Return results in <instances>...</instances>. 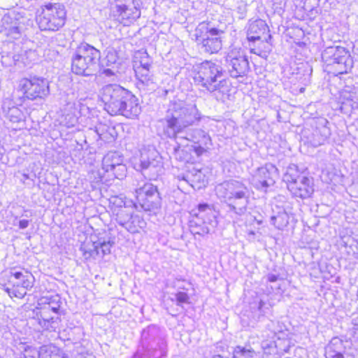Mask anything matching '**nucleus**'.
I'll use <instances>...</instances> for the list:
<instances>
[{"instance_id": "nucleus-45", "label": "nucleus", "mask_w": 358, "mask_h": 358, "mask_svg": "<svg viewBox=\"0 0 358 358\" xmlns=\"http://www.w3.org/2000/svg\"><path fill=\"white\" fill-rule=\"evenodd\" d=\"M110 202L120 209H122V208L125 206L126 203L122 195L111 197Z\"/></svg>"}, {"instance_id": "nucleus-33", "label": "nucleus", "mask_w": 358, "mask_h": 358, "mask_svg": "<svg viewBox=\"0 0 358 358\" xmlns=\"http://www.w3.org/2000/svg\"><path fill=\"white\" fill-rule=\"evenodd\" d=\"M145 222L140 216L137 215H133L130 216V219L127 222L124 223V227L130 233H137L140 229H143L145 227Z\"/></svg>"}, {"instance_id": "nucleus-51", "label": "nucleus", "mask_w": 358, "mask_h": 358, "mask_svg": "<svg viewBox=\"0 0 358 358\" xmlns=\"http://www.w3.org/2000/svg\"><path fill=\"white\" fill-rule=\"evenodd\" d=\"M29 223L27 220H22L19 222V227L22 229H26L29 226Z\"/></svg>"}, {"instance_id": "nucleus-11", "label": "nucleus", "mask_w": 358, "mask_h": 358, "mask_svg": "<svg viewBox=\"0 0 358 358\" xmlns=\"http://www.w3.org/2000/svg\"><path fill=\"white\" fill-rule=\"evenodd\" d=\"M322 59L328 66L338 65V73L340 74L346 73L352 66V59L349 51L344 47H327L322 53Z\"/></svg>"}, {"instance_id": "nucleus-59", "label": "nucleus", "mask_w": 358, "mask_h": 358, "mask_svg": "<svg viewBox=\"0 0 358 358\" xmlns=\"http://www.w3.org/2000/svg\"><path fill=\"white\" fill-rule=\"evenodd\" d=\"M104 177V176H101V180H103Z\"/></svg>"}, {"instance_id": "nucleus-39", "label": "nucleus", "mask_w": 358, "mask_h": 358, "mask_svg": "<svg viewBox=\"0 0 358 358\" xmlns=\"http://www.w3.org/2000/svg\"><path fill=\"white\" fill-rule=\"evenodd\" d=\"M319 0H305L303 8L306 11L313 15L318 13Z\"/></svg>"}, {"instance_id": "nucleus-21", "label": "nucleus", "mask_w": 358, "mask_h": 358, "mask_svg": "<svg viewBox=\"0 0 358 358\" xmlns=\"http://www.w3.org/2000/svg\"><path fill=\"white\" fill-rule=\"evenodd\" d=\"M218 212L215 210L213 205L206 203H199L197 208L192 210V216L211 225L215 228L217 224V217Z\"/></svg>"}, {"instance_id": "nucleus-2", "label": "nucleus", "mask_w": 358, "mask_h": 358, "mask_svg": "<svg viewBox=\"0 0 358 358\" xmlns=\"http://www.w3.org/2000/svg\"><path fill=\"white\" fill-rule=\"evenodd\" d=\"M215 194L222 202L227 204L229 212L238 216L247 213L251 190L243 181L225 180L215 187Z\"/></svg>"}, {"instance_id": "nucleus-49", "label": "nucleus", "mask_w": 358, "mask_h": 358, "mask_svg": "<svg viewBox=\"0 0 358 358\" xmlns=\"http://www.w3.org/2000/svg\"><path fill=\"white\" fill-rule=\"evenodd\" d=\"M117 56L116 54L113 52H108L106 55V59L108 62L111 64H114L116 62Z\"/></svg>"}, {"instance_id": "nucleus-58", "label": "nucleus", "mask_w": 358, "mask_h": 358, "mask_svg": "<svg viewBox=\"0 0 358 358\" xmlns=\"http://www.w3.org/2000/svg\"><path fill=\"white\" fill-rule=\"evenodd\" d=\"M16 282H22V278L20 280H17Z\"/></svg>"}, {"instance_id": "nucleus-57", "label": "nucleus", "mask_w": 358, "mask_h": 358, "mask_svg": "<svg viewBox=\"0 0 358 358\" xmlns=\"http://www.w3.org/2000/svg\"><path fill=\"white\" fill-rule=\"evenodd\" d=\"M355 334H358V327L355 328Z\"/></svg>"}, {"instance_id": "nucleus-8", "label": "nucleus", "mask_w": 358, "mask_h": 358, "mask_svg": "<svg viewBox=\"0 0 358 358\" xmlns=\"http://www.w3.org/2000/svg\"><path fill=\"white\" fill-rule=\"evenodd\" d=\"M128 90L117 84L103 86L99 92L101 101L104 104V109L110 115H118V112L125 101Z\"/></svg>"}, {"instance_id": "nucleus-54", "label": "nucleus", "mask_w": 358, "mask_h": 358, "mask_svg": "<svg viewBox=\"0 0 358 358\" xmlns=\"http://www.w3.org/2000/svg\"><path fill=\"white\" fill-rule=\"evenodd\" d=\"M103 73L107 76H110L113 75V72L110 69H106L103 70Z\"/></svg>"}, {"instance_id": "nucleus-53", "label": "nucleus", "mask_w": 358, "mask_h": 358, "mask_svg": "<svg viewBox=\"0 0 358 358\" xmlns=\"http://www.w3.org/2000/svg\"><path fill=\"white\" fill-rule=\"evenodd\" d=\"M267 279L269 282H273L278 280V275L270 273L267 276Z\"/></svg>"}, {"instance_id": "nucleus-27", "label": "nucleus", "mask_w": 358, "mask_h": 358, "mask_svg": "<svg viewBox=\"0 0 358 358\" xmlns=\"http://www.w3.org/2000/svg\"><path fill=\"white\" fill-rule=\"evenodd\" d=\"M345 347L343 341L338 338H333L325 348L326 358H345L343 354Z\"/></svg>"}, {"instance_id": "nucleus-28", "label": "nucleus", "mask_w": 358, "mask_h": 358, "mask_svg": "<svg viewBox=\"0 0 358 358\" xmlns=\"http://www.w3.org/2000/svg\"><path fill=\"white\" fill-rule=\"evenodd\" d=\"M151 162H145V159L142 160V164H140L142 174L148 177L150 180L154 179L158 176L162 168V160L157 161L153 159Z\"/></svg>"}, {"instance_id": "nucleus-24", "label": "nucleus", "mask_w": 358, "mask_h": 358, "mask_svg": "<svg viewBox=\"0 0 358 358\" xmlns=\"http://www.w3.org/2000/svg\"><path fill=\"white\" fill-rule=\"evenodd\" d=\"M2 30L3 35L11 39H17L21 36L22 27L20 22L10 14L5 15L2 20Z\"/></svg>"}, {"instance_id": "nucleus-43", "label": "nucleus", "mask_w": 358, "mask_h": 358, "mask_svg": "<svg viewBox=\"0 0 358 358\" xmlns=\"http://www.w3.org/2000/svg\"><path fill=\"white\" fill-rule=\"evenodd\" d=\"M139 63L140 66L138 67L151 68L152 60L148 53L145 52L142 54Z\"/></svg>"}, {"instance_id": "nucleus-48", "label": "nucleus", "mask_w": 358, "mask_h": 358, "mask_svg": "<svg viewBox=\"0 0 358 358\" xmlns=\"http://www.w3.org/2000/svg\"><path fill=\"white\" fill-rule=\"evenodd\" d=\"M36 350V349H31L30 347H28L25 349V352L27 354L24 355V358H36L37 355L34 354V351Z\"/></svg>"}, {"instance_id": "nucleus-7", "label": "nucleus", "mask_w": 358, "mask_h": 358, "mask_svg": "<svg viewBox=\"0 0 358 358\" xmlns=\"http://www.w3.org/2000/svg\"><path fill=\"white\" fill-rule=\"evenodd\" d=\"M283 180L287 183V189L295 197L307 199L314 192L313 179L300 174L295 165L287 168Z\"/></svg>"}, {"instance_id": "nucleus-41", "label": "nucleus", "mask_w": 358, "mask_h": 358, "mask_svg": "<svg viewBox=\"0 0 358 358\" xmlns=\"http://www.w3.org/2000/svg\"><path fill=\"white\" fill-rule=\"evenodd\" d=\"M176 304L182 306L183 303H189V296L184 292H178L175 294Z\"/></svg>"}, {"instance_id": "nucleus-26", "label": "nucleus", "mask_w": 358, "mask_h": 358, "mask_svg": "<svg viewBox=\"0 0 358 358\" xmlns=\"http://www.w3.org/2000/svg\"><path fill=\"white\" fill-rule=\"evenodd\" d=\"M5 117L11 122L19 123L24 120V114L11 100H6L2 104Z\"/></svg>"}, {"instance_id": "nucleus-56", "label": "nucleus", "mask_w": 358, "mask_h": 358, "mask_svg": "<svg viewBox=\"0 0 358 358\" xmlns=\"http://www.w3.org/2000/svg\"><path fill=\"white\" fill-rule=\"evenodd\" d=\"M51 310L54 312V313H57L58 310H59V307H52Z\"/></svg>"}, {"instance_id": "nucleus-5", "label": "nucleus", "mask_w": 358, "mask_h": 358, "mask_svg": "<svg viewBox=\"0 0 358 358\" xmlns=\"http://www.w3.org/2000/svg\"><path fill=\"white\" fill-rule=\"evenodd\" d=\"M158 329L154 327H148L143 330L141 342L143 352L139 350L133 358H165L167 355V344L165 339L158 336Z\"/></svg>"}, {"instance_id": "nucleus-16", "label": "nucleus", "mask_w": 358, "mask_h": 358, "mask_svg": "<svg viewBox=\"0 0 358 358\" xmlns=\"http://www.w3.org/2000/svg\"><path fill=\"white\" fill-rule=\"evenodd\" d=\"M123 156L118 152H108L102 159L103 174L106 175L105 180L115 178L122 179L126 176L127 166L123 163Z\"/></svg>"}, {"instance_id": "nucleus-34", "label": "nucleus", "mask_w": 358, "mask_h": 358, "mask_svg": "<svg viewBox=\"0 0 358 358\" xmlns=\"http://www.w3.org/2000/svg\"><path fill=\"white\" fill-rule=\"evenodd\" d=\"M263 358H274L278 354L277 345L274 341H263L261 344Z\"/></svg>"}, {"instance_id": "nucleus-38", "label": "nucleus", "mask_w": 358, "mask_h": 358, "mask_svg": "<svg viewBox=\"0 0 358 358\" xmlns=\"http://www.w3.org/2000/svg\"><path fill=\"white\" fill-rule=\"evenodd\" d=\"M133 214L128 209H120L116 213V221L122 227H124V223L130 219Z\"/></svg>"}, {"instance_id": "nucleus-36", "label": "nucleus", "mask_w": 358, "mask_h": 358, "mask_svg": "<svg viewBox=\"0 0 358 358\" xmlns=\"http://www.w3.org/2000/svg\"><path fill=\"white\" fill-rule=\"evenodd\" d=\"M256 352L252 349L237 346L234 351L233 358H254Z\"/></svg>"}, {"instance_id": "nucleus-19", "label": "nucleus", "mask_w": 358, "mask_h": 358, "mask_svg": "<svg viewBox=\"0 0 358 358\" xmlns=\"http://www.w3.org/2000/svg\"><path fill=\"white\" fill-rule=\"evenodd\" d=\"M10 275L16 280L22 278V282H13L15 287H20L17 290L13 291L15 297L22 299L27 294V290L31 289L34 285V276L28 271H16L14 268L10 271Z\"/></svg>"}, {"instance_id": "nucleus-14", "label": "nucleus", "mask_w": 358, "mask_h": 358, "mask_svg": "<svg viewBox=\"0 0 358 358\" xmlns=\"http://www.w3.org/2000/svg\"><path fill=\"white\" fill-rule=\"evenodd\" d=\"M222 76V69L220 66L206 61L203 62L194 79L196 85L208 90H215V83Z\"/></svg>"}, {"instance_id": "nucleus-46", "label": "nucleus", "mask_w": 358, "mask_h": 358, "mask_svg": "<svg viewBox=\"0 0 358 358\" xmlns=\"http://www.w3.org/2000/svg\"><path fill=\"white\" fill-rule=\"evenodd\" d=\"M273 9L275 12L280 13L283 10L285 5V0H271Z\"/></svg>"}, {"instance_id": "nucleus-10", "label": "nucleus", "mask_w": 358, "mask_h": 358, "mask_svg": "<svg viewBox=\"0 0 358 358\" xmlns=\"http://www.w3.org/2000/svg\"><path fill=\"white\" fill-rule=\"evenodd\" d=\"M135 192L137 201L144 210L154 211L161 207L162 198L156 185L143 180L138 182Z\"/></svg>"}, {"instance_id": "nucleus-35", "label": "nucleus", "mask_w": 358, "mask_h": 358, "mask_svg": "<svg viewBox=\"0 0 358 358\" xmlns=\"http://www.w3.org/2000/svg\"><path fill=\"white\" fill-rule=\"evenodd\" d=\"M160 161L162 160L161 157L159 156V153L157 150L155 149L148 150H143L141 152V157H140V164H142V160L145 161V162H152V159Z\"/></svg>"}, {"instance_id": "nucleus-18", "label": "nucleus", "mask_w": 358, "mask_h": 358, "mask_svg": "<svg viewBox=\"0 0 358 358\" xmlns=\"http://www.w3.org/2000/svg\"><path fill=\"white\" fill-rule=\"evenodd\" d=\"M277 169L272 164L258 168L252 176L251 182L257 189H266L275 183L273 178Z\"/></svg>"}, {"instance_id": "nucleus-4", "label": "nucleus", "mask_w": 358, "mask_h": 358, "mask_svg": "<svg viewBox=\"0 0 358 358\" xmlns=\"http://www.w3.org/2000/svg\"><path fill=\"white\" fill-rule=\"evenodd\" d=\"M223 30L214 27L210 22H201L192 35L199 50L208 54L217 53L222 48Z\"/></svg>"}, {"instance_id": "nucleus-37", "label": "nucleus", "mask_w": 358, "mask_h": 358, "mask_svg": "<svg viewBox=\"0 0 358 358\" xmlns=\"http://www.w3.org/2000/svg\"><path fill=\"white\" fill-rule=\"evenodd\" d=\"M343 101H342V106H349L352 108L357 107L358 103V96L356 92H346L343 95Z\"/></svg>"}, {"instance_id": "nucleus-25", "label": "nucleus", "mask_w": 358, "mask_h": 358, "mask_svg": "<svg viewBox=\"0 0 358 358\" xmlns=\"http://www.w3.org/2000/svg\"><path fill=\"white\" fill-rule=\"evenodd\" d=\"M180 138H185L192 141L197 145H203L205 146H211V138L208 134L201 129H194L188 130L185 136L179 135Z\"/></svg>"}, {"instance_id": "nucleus-52", "label": "nucleus", "mask_w": 358, "mask_h": 358, "mask_svg": "<svg viewBox=\"0 0 358 358\" xmlns=\"http://www.w3.org/2000/svg\"><path fill=\"white\" fill-rule=\"evenodd\" d=\"M18 289H20V287H15L13 286V288H8V287L5 288V291L8 294V295L10 297H13L15 296L13 295V291L17 290Z\"/></svg>"}, {"instance_id": "nucleus-13", "label": "nucleus", "mask_w": 358, "mask_h": 358, "mask_svg": "<svg viewBox=\"0 0 358 358\" xmlns=\"http://www.w3.org/2000/svg\"><path fill=\"white\" fill-rule=\"evenodd\" d=\"M78 93L72 90L66 92L61 98L63 106V113L66 120L68 127H73L78 122V115H82L83 111L88 108L84 105L80 99H78Z\"/></svg>"}, {"instance_id": "nucleus-50", "label": "nucleus", "mask_w": 358, "mask_h": 358, "mask_svg": "<svg viewBox=\"0 0 358 358\" xmlns=\"http://www.w3.org/2000/svg\"><path fill=\"white\" fill-rule=\"evenodd\" d=\"M353 243L350 245V247L355 248L356 249V252L358 254V234L355 235L354 238H352Z\"/></svg>"}, {"instance_id": "nucleus-29", "label": "nucleus", "mask_w": 358, "mask_h": 358, "mask_svg": "<svg viewBox=\"0 0 358 358\" xmlns=\"http://www.w3.org/2000/svg\"><path fill=\"white\" fill-rule=\"evenodd\" d=\"M215 90H208L219 101L224 102L229 99V86L224 79L220 80L215 83Z\"/></svg>"}, {"instance_id": "nucleus-12", "label": "nucleus", "mask_w": 358, "mask_h": 358, "mask_svg": "<svg viewBox=\"0 0 358 358\" xmlns=\"http://www.w3.org/2000/svg\"><path fill=\"white\" fill-rule=\"evenodd\" d=\"M224 62L225 66L232 78L243 77L250 71L248 57L241 48H234L229 50L224 57Z\"/></svg>"}, {"instance_id": "nucleus-31", "label": "nucleus", "mask_w": 358, "mask_h": 358, "mask_svg": "<svg viewBox=\"0 0 358 358\" xmlns=\"http://www.w3.org/2000/svg\"><path fill=\"white\" fill-rule=\"evenodd\" d=\"M330 134V130L326 126L324 125L322 127H317L312 134L310 143L313 146L317 147L324 144Z\"/></svg>"}, {"instance_id": "nucleus-30", "label": "nucleus", "mask_w": 358, "mask_h": 358, "mask_svg": "<svg viewBox=\"0 0 358 358\" xmlns=\"http://www.w3.org/2000/svg\"><path fill=\"white\" fill-rule=\"evenodd\" d=\"M189 230L194 235L198 234L199 236H205L210 233V230L213 229L211 225L206 223V222L201 221L196 217L192 216V219L189 222Z\"/></svg>"}, {"instance_id": "nucleus-44", "label": "nucleus", "mask_w": 358, "mask_h": 358, "mask_svg": "<svg viewBox=\"0 0 358 358\" xmlns=\"http://www.w3.org/2000/svg\"><path fill=\"white\" fill-rule=\"evenodd\" d=\"M173 155L176 159L183 161L186 159L187 153L185 152L179 145H178L173 149Z\"/></svg>"}, {"instance_id": "nucleus-40", "label": "nucleus", "mask_w": 358, "mask_h": 358, "mask_svg": "<svg viewBox=\"0 0 358 358\" xmlns=\"http://www.w3.org/2000/svg\"><path fill=\"white\" fill-rule=\"evenodd\" d=\"M38 320L39 324L46 329H49L50 327V323L54 322V318L52 317H49L47 316L46 311L45 310L41 313Z\"/></svg>"}, {"instance_id": "nucleus-23", "label": "nucleus", "mask_w": 358, "mask_h": 358, "mask_svg": "<svg viewBox=\"0 0 358 358\" xmlns=\"http://www.w3.org/2000/svg\"><path fill=\"white\" fill-rule=\"evenodd\" d=\"M141 111L138 99L130 91H127L121 110L118 115H123L127 118L136 117Z\"/></svg>"}, {"instance_id": "nucleus-47", "label": "nucleus", "mask_w": 358, "mask_h": 358, "mask_svg": "<svg viewBox=\"0 0 358 358\" xmlns=\"http://www.w3.org/2000/svg\"><path fill=\"white\" fill-rule=\"evenodd\" d=\"M210 146H205L203 145H198L195 147L194 150L195 152L198 155H200L203 154L204 152H206L208 149L210 148Z\"/></svg>"}, {"instance_id": "nucleus-22", "label": "nucleus", "mask_w": 358, "mask_h": 358, "mask_svg": "<svg viewBox=\"0 0 358 358\" xmlns=\"http://www.w3.org/2000/svg\"><path fill=\"white\" fill-rule=\"evenodd\" d=\"M137 78L136 85L140 90L154 91L157 88V83L150 68L136 67L135 70Z\"/></svg>"}, {"instance_id": "nucleus-32", "label": "nucleus", "mask_w": 358, "mask_h": 358, "mask_svg": "<svg viewBox=\"0 0 358 358\" xmlns=\"http://www.w3.org/2000/svg\"><path fill=\"white\" fill-rule=\"evenodd\" d=\"M289 215L284 210L271 217V222L278 229H283L289 224Z\"/></svg>"}, {"instance_id": "nucleus-1", "label": "nucleus", "mask_w": 358, "mask_h": 358, "mask_svg": "<svg viewBox=\"0 0 358 358\" xmlns=\"http://www.w3.org/2000/svg\"><path fill=\"white\" fill-rule=\"evenodd\" d=\"M200 119L196 105L178 100L170 102L164 117L159 120V123L166 137L177 138Z\"/></svg>"}, {"instance_id": "nucleus-3", "label": "nucleus", "mask_w": 358, "mask_h": 358, "mask_svg": "<svg viewBox=\"0 0 358 358\" xmlns=\"http://www.w3.org/2000/svg\"><path fill=\"white\" fill-rule=\"evenodd\" d=\"M101 52L94 46L81 43L71 55V71L79 76L94 75L99 69Z\"/></svg>"}, {"instance_id": "nucleus-42", "label": "nucleus", "mask_w": 358, "mask_h": 358, "mask_svg": "<svg viewBox=\"0 0 358 358\" xmlns=\"http://www.w3.org/2000/svg\"><path fill=\"white\" fill-rule=\"evenodd\" d=\"M192 182H196L198 183L196 185L198 189L201 188L202 185H205V176L201 171H197L194 175H192Z\"/></svg>"}, {"instance_id": "nucleus-17", "label": "nucleus", "mask_w": 358, "mask_h": 358, "mask_svg": "<svg viewBox=\"0 0 358 358\" xmlns=\"http://www.w3.org/2000/svg\"><path fill=\"white\" fill-rule=\"evenodd\" d=\"M269 29L265 21L259 19L250 23L247 32V38L249 41H265L266 45H264V48L266 50L264 52L271 50L270 41L272 38L271 35L268 34Z\"/></svg>"}, {"instance_id": "nucleus-55", "label": "nucleus", "mask_w": 358, "mask_h": 358, "mask_svg": "<svg viewBox=\"0 0 358 358\" xmlns=\"http://www.w3.org/2000/svg\"><path fill=\"white\" fill-rule=\"evenodd\" d=\"M254 53L258 55H262V51L259 49H257V51H256V49H254Z\"/></svg>"}, {"instance_id": "nucleus-6", "label": "nucleus", "mask_w": 358, "mask_h": 358, "mask_svg": "<svg viewBox=\"0 0 358 358\" xmlns=\"http://www.w3.org/2000/svg\"><path fill=\"white\" fill-rule=\"evenodd\" d=\"M66 18V11L63 4L48 3L41 7L36 22L41 31H56L65 24Z\"/></svg>"}, {"instance_id": "nucleus-15", "label": "nucleus", "mask_w": 358, "mask_h": 358, "mask_svg": "<svg viewBox=\"0 0 358 358\" xmlns=\"http://www.w3.org/2000/svg\"><path fill=\"white\" fill-rule=\"evenodd\" d=\"M19 87L24 96L30 100L43 99L50 93L48 81L41 77L22 78L20 81Z\"/></svg>"}, {"instance_id": "nucleus-20", "label": "nucleus", "mask_w": 358, "mask_h": 358, "mask_svg": "<svg viewBox=\"0 0 358 358\" xmlns=\"http://www.w3.org/2000/svg\"><path fill=\"white\" fill-rule=\"evenodd\" d=\"M114 243L115 242L110 238H108V240L100 238L97 241H93L92 248L86 250L85 248H82L83 255L85 259H96L100 255L103 257L110 253L111 248Z\"/></svg>"}, {"instance_id": "nucleus-9", "label": "nucleus", "mask_w": 358, "mask_h": 358, "mask_svg": "<svg viewBox=\"0 0 358 358\" xmlns=\"http://www.w3.org/2000/svg\"><path fill=\"white\" fill-rule=\"evenodd\" d=\"M140 0H115L112 8L114 17L124 26H129L141 15Z\"/></svg>"}]
</instances>
